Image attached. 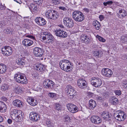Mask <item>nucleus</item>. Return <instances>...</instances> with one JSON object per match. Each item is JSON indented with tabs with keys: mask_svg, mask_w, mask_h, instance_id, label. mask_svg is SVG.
Masks as SVG:
<instances>
[{
	"mask_svg": "<svg viewBox=\"0 0 127 127\" xmlns=\"http://www.w3.org/2000/svg\"><path fill=\"white\" fill-rule=\"evenodd\" d=\"M62 108L61 106L59 103L56 104V109L58 111H59Z\"/></svg>",
	"mask_w": 127,
	"mask_h": 127,
	"instance_id": "obj_40",
	"label": "nucleus"
},
{
	"mask_svg": "<svg viewBox=\"0 0 127 127\" xmlns=\"http://www.w3.org/2000/svg\"><path fill=\"white\" fill-rule=\"evenodd\" d=\"M93 25L96 30H98L99 29L100 25L99 22L97 21H96L93 22Z\"/></svg>",
	"mask_w": 127,
	"mask_h": 127,
	"instance_id": "obj_30",
	"label": "nucleus"
},
{
	"mask_svg": "<svg viewBox=\"0 0 127 127\" xmlns=\"http://www.w3.org/2000/svg\"><path fill=\"white\" fill-rule=\"evenodd\" d=\"M41 38L43 40H48L50 38H54L53 36L50 33L47 32H44L42 33L41 35Z\"/></svg>",
	"mask_w": 127,
	"mask_h": 127,
	"instance_id": "obj_18",
	"label": "nucleus"
},
{
	"mask_svg": "<svg viewBox=\"0 0 127 127\" xmlns=\"http://www.w3.org/2000/svg\"><path fill=\"white\" fill-rule=\"evenodd\" d=\"M64 120L65 122H69L70 121V118L67 115H66L64 117Z\"/></svg>",
	"mask_w": 127,
	"mask_h": 127,
	"instance_id": "obj_38",
	"label": "nucleus"
},
{
	"mask_svg": "<svg viewBox=\"0 0 127 127\" xmlns=\"http://www.w3.org/2000/svg\"><path fill=\"white\" fill-rule=\"evenodd\" d=\"M99 18L101 21L103 20L104 19V16L102 15H100L99 16Z\"/></svg>",
	"mask_w": 127,
	"mask_h": 127,
	"instance_id": "obj_56",
	"label": "nucleus"
},
{
	"mask_svg": "<svg viewBox=\"0 0 127 127\" xmlns=\"http://www.w3.org/2000/svg\"><path fill=\"white\" fill-rule=\"evenodd\" d=\"M102 73L103 76L108 77H110L113 74L112 71L107 68H103L102 70Z\"/></svg>",
	"mask_w": 127,
	"mask_h": 127,
	"instance_id": "obj_13",
	"label": "nucleus"
},
{
	"mask_svg": "<svg viewBox=\"0 0 127 127\" xmlns=\"http://www.w3.org/2000/svg\"><path fill=\"white\" fill-rule=\"evenodd\" d=\"M5 8V7L2 5L0 3V10H3Z\"/></svg>",
	"mask_w": 127,
	"mask_h": 127,
	"instance_id": "obj_54",
	"label": "nucleus"
},
{
	"mask_svg": "<svg viewBox=\"0 0 127 127\" xmlns=\"http://www.w3.org/2000/svg\"><path fill=\"white\" fill-rule=\"evenodd\" d=\"M12 103L14 106L17 107H22L23 106L22 102L19 99H16L13 101Z\"/></svg>",
	"mask_w": 127,
	"mask_h": 127,
	"instance_id": "obj_25",
	"label": "nucleus"
},
{
	"mask_svg": "<svg viewBox=\"0 0 127 127\" xmlns=\"http://www.w3.org/2000/svg\"><path fill=\"white\" fill-rule=\"evenodd\" d=\"M30 117L31 120L33 121H36L40 119L39 116L33 112H32L30 113Z\"/></svg>",
	"mask_w": 127,
	"mask_h": 127,
	"instance_id": "obj_19",
	"label": "nucleus"
},
{
	"mask_svg": "<svg viewBox=\"0 0 127 127\" xmlns=\"http://www.w3.org/2000/svg\"><path fill=\"white\" fill-rule=\"evenodd\" d=\"M0 98V99L2 100L5 101H6L7 100L6 98L4 96H2V97H1Z\"/></svg>",
	"mask_w": 127,
	"mask_h": 127,
	"instance_id": "obj_52",
	"label": "nucleus"
},
{
	"mask_svg": "<svg viewBox=\"0 0 127 127\" xmlns=\"http://www.w3.org/2000/svg\"><path fill=\"white\" fill-rule=\"evenodd\" d=\"M113 3V2L111 1H107L106 2H104L103 3V5L105 6H106L107 5H111Z\"/></svg>",
	"mask_w": 127,
	"mask_h": 127,
	"instance_id": "obj_42",
	"label": "nucleus"
},
{
	"mask_svg": "<svg viewBox=\"0 0 127 127\" xmlns=\"http://www.w3.org/2000/svg\"><path fill=\"white\" fill-rule=\"evenodd\" d=\"M46 17L49 19L55 20L59 17V13L56 11L51 9L48 10L46 12Z\"/></svg>",
	"mask_w": 127,
	"mask_h": 127,
	"instance_id": "obj_2",
	"label": "nucleus"
},
{
	"mask_svg": "<svg viewBox=\"0 0 127 127\" xmlns=\"http://www.w3.org/2000/svg\"><path fill=\"white\" fill-rule=\"evenodd\" d=\"M69 77H69V76H67V80H68V81H70L71 80H72V78H70V79H69Z\"/></svg>",
	"mask_w": 127,
	"mask_h": 127,
	"instance_id": "obj_64",
	"label": "nucleus"
},
{
	"mask_svg": "<svg viewBox=\"0 0 127 127\" xmlns=\"http://www.w3.org/2000/svg\"><path fill=\"white\" fill-rule=\"evenodd\" d=\"M44 87L49 89L52 88L54 85V83L51 80L47 79L44 81L43 82Z\"/></svg>",
	"mask_w": 127,
	"mask_h": 127,
	"instance_id": "obj_10",
	"label": "nucleus"
},
{
	"mask_svg": "<svg viewBox=\"0 0 127 127\" xmlns=\"http://www.w3.org/2000/svg\"><path fill=\"white\" fill-rule=\"evenodd\" d=\"M121 39L122 42L124 43H126L127 42V34H125L123 35L121 37Z\"/></svg>",
	"mask_w": 127,
	"mask_h": 127,
	"instance_id": "obj_35",
	"label": "nucleus"
},
{
	"mask_svg": "<svg viewBox=\"0 0 127 127\" xmlns=\"http://www.w3.org/2000/svg\"><path fill=\"white\" fill-rule=\"evenodd\" d=\"M96 103L94 100L91 99L89 101V107L90 109H93L96 107Z\"/></svg>",
	"mask_w": 127,
	"mask_h": 127,
	"instance_id": "obj_24",
	"label": "nucleus"
},
{
	"mask_svg": "<svg viewBox=\"0 0 127 127\" xmlns=\"http://www.w3.org/2000/svg\"><path fill=\"white\" fill-rule=\"evenodd\" d=\"M34 67L36 70L39 71L41 72L44 70L45 66L42 64H37L34 65Z\"/></svg>",
	"mask_w": 127,
	"mask_h": 127,
	"instance_id": "obj_21",
	"label": "nucleus"
},
{
	"mask_svg": "<svg viewBox=\"0 0 127 127\" xmlns=\"http://www.w3.org/2000/svg\"><path fill=\"white\" fill-rule=\"evenodd\" d=\"M122 85L125 88L127 89V81L124 80L123 81Z\"/></svg>",
	"mask_w": 127,
	"mask_h": 127,
	"instance_id": "obj_41",
	"label": "nucleus"
},
{
	"mask_svg": "<svg viewBox=\"0 0 127 127\" xmlns=\"http://www.w3.org/2000/svg\"><path fill=\"white\" fill-rule=\"evenodd\" d=\"M96 37L97 38L99 41H100L102 42H105L106 41L105 39L98 35H96Z\"/></svg>",
	"mask_w": 127,
	"mask_h": 127,
	"instance_id": "obj_39",
	"label": "nucleus"
},
{
	"mask_svg": "<svg viewBox=\"0 0 127 127\" xmlns=\"http://www.w3.org/2000/svg\"><path fill=\"white\" fill-rule=\"evenodd\" d=\"M94 55L95 56H97V57L99 56V52L98 51H96L95 52Z\"/></svg>",
	"mask_w": 127,
	"mask_h": 127,
	"instance_id": "obj_55",
	"label": "nucleus"
},
{
	"mask_svg": "<svg viewBox=\"0 0 127 127\" xmlns=\"http://www.w3.org/2000/svg\"><path fill=\"white\" fill-rule=\"evenodd\" d=\"M8 123L9 124H11L12 122L11 120L10 119H8L7 120Z\"/></svg>",
	"mask_w": 127,
	"mask_h": 127,
	"instance_id": "obj_63",
	"label": "nucleus"
},
{
	"mask_svg": "<svg viewBox=\"0 0 127 127\" xmlns=\"http://www.w3.org/2000/svg\"><path fill=\"white\" fill-rule=\"evenodd\" d=\"M29 9L31 11L35 12L37 11V7L35 5L33 4H31L29 7Z\"/></svg>",
	"mask_w": 127,
	"mask_h": 127,
	"instance_id": "obj_31",
	"label": "nucleus"
},
{
	"mask_svg": "<svg viewBox=\"0 0 127 127\" xmlns=\"http://www.w3.org/2000/svg\"><path fill=\"white\" fill-rule=\"evenodd\" d=\"M41 17H38L36 18L35 19V21L36 23L38 24Z\"/></svg>",
	"mask_w": 127,
	"mask_h": 127,
	"instance_id": "obj_47",
	"label": "nucleus"
},
{
	"mask_svg": "<svg viewBox=\"0 0 127 127\" xmlns=\"http://www.w3.org/2000/svg\"><path fill=\"white\" fill-rule=\"evenodd\" d=\"M66 106L68 110L71 113H74L77 112L78 111V108L73 104H68Z\"/></svg>",
	"mask_w": 127,
	"mask_h": 127,
	"instance_id": "obj_12",
	"label": "nucleus"
},
{
	"mask_svg": "<svg viewBox=\"0 0 127 127\" xmlns=\"http://www.w3.org/2000/svg\"><path fill=\"white\" fill-rule=\"evenodd\" d=\"M96 98L98 100H102L103 99V97L101 96H97Z\"/></svg>",
	"mask_w": 127,
	"mask_h": 127,
	"instance_id": "obj_53",
	"label": "nucleus"
},
{
	"mask_svg": "<svg viewBox=\"0 0 127 127\" xmlns=\"http://www.w3.org/2000/svg\"><path fill=\"white\" fill-rule=\"evenodd\" d=\"M27 101L32 106H35L37 104L36 100L31 97H29L27 99Z\"/></svg>",
	"mask_w": 127,
	"mask_h": 127,
	"instance_id": "obj_20",
	"label": "nucleus"
},
{
	"mask_svg": "<svg viewBox=\"0 0 127 127\" xmlns=\"http://www.w3.org/2000/svg\"><path fill=\"white\" fill-rule=\"evenodd\" d=\"M72 17L75 21L81 22L84 18V15L82 13L78 11H75L72 13Z\"/></svg>",
	"mask_w": 127,
	"mask_h": 127,
	"instance_id": "obj_4",
	"label": "nucleus"
},
{
	"mask_svg": "<svg viewBox=\"0 0 127 127\" xmlns=\"http://www.w3.org/2000/svg\"><path fill=\"white\" fill-rule=\"evenodd\" d=\"M60 66L61 69L66 71H69L72 68L71 63L68 60H63L60 63Z\"/></svg>",
	"mask_w": 127,
	"mask_h": 127,
	"instance_id": "obj_1",
	"label": "nucleus"
},
{
	"mask_svg": "<svg viewBox=\"0 0 127 127\" xmlns=\"http://www.w3.org/2000/svg\"><path fill=\"white\" fill-rule=\"evenodd\" d=\"M85 35H82L80 37L81 39L84 42L85 41Z\"/></svg>",
	"mask_w": 127,
	"mask_h": 127,
	"instance_id": "obj_49",
	"label": "nucleus"
},
{
	"mask_svg": "<svg viewBox=\"0 0 127 127\" xmlns=\"http://www.w3.org/2000/svg\"><path fill=\"white\" fill-rule=\"evenodd\" d=\"M102 95L103 97L105 98H107L109 96L108 94L106 93H103Z\"/></svg>",
	"mask_w": 127,
	"mask_h": 127,
	"instance_id": "obj_50",
	"label": "nucleus"
},
{
	"mask_svg": "<svg viewBox=\"0 0 127 127\" xmlns=\"http://www.w3.org/2000/svg\"><path fill=\"white\" fill-rule=\"evenodd\" d=\"M48 95L50 97L53 98L56 96V94L54 93H50L48 94Z\"/></svg>",
	"mask_w": 127,
	"mask_h": 127,
	"instance_id": "obj_43",
	"label": "nucleus"
},
{
	"mask_svg": "<svg viewBox=\"0 0 127 127\" xmlns=\"http://www.w3.org/2000/svg\"><path fill=\"white\" fill-rule=\"evenodd\" d=\"M65 92L68 96H71V98H72L77 94L76 91L74 88L69 85L67 86L65 89Z\"/></svg>",
	"mask_w": 127,
	"mask_h": 127,
	"instance_id": "obj_6",
	"label": "nucleus"
},
{
	"mask_svg": "<svg viewBox=\"0 0 127 127\" xmlns=\"http://www.w3.org/2000/svg\"><path fill=\"white\" fill-rule=\"evenodd\" d=\"M46 23V22L45 20L44 19L41 18L38 25L40 26H43L45 25Z\"/></svg>",
	"mask_w": 127,
	"mask_h": 127,
	"instance_id": "obj_37",
	"label": "nucleus"
},
{
	"mask_svg": "<svg viewBox=\"0 0 127 127\" xmlns=\"http://www.w3.org/2000/svg\"><path fill=\"white\" fill-rule=\"evenodd\" d=\"M52 1V3L55 5L59 4L60 3V0H53Z\"/></svg>",
	"mask_w": 127,
	"mask_h": 127,
	"instance_id": "obj_44",
	"label": "nucleus"
},
{
	"mask_svg": "<svg viewBox=\"0 0 127 127\" xmlns=\"http://www.w3.org/2000/svg\"><path fill=\"white\" fill-rule=\"evenodd\" d=\"M46 124L48 127H54V125L53 124L51 120H47L46 121Z\"/></svg>",
	"mask_w": 127,
	"mask_h": 127,
	"instance_id": "obj_32",
	"label": "nucleus"
},
{
	"mask_svg": "<svg viewBox=\"0 0 127 127\" xmlns=\"http://www.w3.org/2000/svg\"><path fill=\"white\" fill-rule=\"evenodd\" d=\"M114 93L117 95H119L121 94V92L120 90H116L114 91Z\"/></svg>",
	"mask_w": 127,
	"mask_h": 127,
	"instance_id": "obj_45",
	"label": "nucleus"
},
{
	"mask_svg": "<svg viewBox=\"0 0 127 127\" xmlns=\"http://www.w3.org/2000/svg\"><path fill=\"white\" fill-rule=\"evenodd\" d=\"M4 31L6 32L7 34H9L12 32L11 30H10L9 29H7L4 30Z\"/></svg>",
	"mask_w": 127,
	"mask_h": 127,
	"instance_id": "obj_46",
	"label": "nucleus"
},
{
	"mask_svg": "<svg viewBox=\"0 0 127 127\" xmlns=\"http://www.w3.org/2000/svg\"><path fill=\"white\" fill-rule=\"evenodd\" d=\"M16 63L19 65L22 66L25 64V61L23 59L19 58L16 60Z\"/></svg>",
	"mask_w": 127,
	"mask_h": 127,
	"instance_id": "obj_29",
	"label": "nucleus"
},
{
	"mask_svg": "<svg viewBox=\"0 0 127 127\" xmlns=\"http://www.w3.org/2000/svg\"><path fill=\"white\" fill-rule=\"evenodd\" d=\"M114 114L115 118L119 121H124L126 119V115L125 113L122 111H118Z\"/></svg>",
	"mask_w": 127,
	"mask_h": 127,
	"instance_id": "obj_7",
	"label": "nucleus"
},
{
	"mask_svg": "<svg viewBox=\"0 0 127 127\" xmlns=\"http://www.w3.org/2000/svg\"><path fill=\"white\" fill-rule=\"evenodd\" d=\"M14 79L16 82L23 84H26L27 83L26 78L24 77L21 73H19L15 75Z\"/></svg>",
	"mask_w": 127,
	"mask_h": 127,
	"instance_id": "obj_5",
	"label": "nucleus"
},
{
	"mask_svg": "<svg viewBox=\"0 0 127 127\" xmlns=\"http://www.w3.org/2000/svg\"><path fill=\"white\" fill-rule=\"evenodd\" d=\"M34 1L36 2H37V3L38 4H39L41 2V0H33Z\"/></svg>",
	"mask_w": 127,
	"mask_h": 127,
	"instance_id": "obj_57",
	"label": "nucleus"
},
{
	"mask_svg": "<svg viewBox=\"0 0 127 127\" xmlns=\"http://www.w3.org/2000/svg\"><path fill=\"white\" fill-rule=\"evenodd\" d=\"M63 22L65 25L68 27H71L74 25L73 20L68 17H65L64 18Z\"/></svg>",
	"mask_w": 127,
	"mask_h": 127,
	"instance_id": "obj_11",
	"label": "nucleus"
},
{
	"mask_svg": "<svg viewBox=\"0 0 127 127\" xmlns=\"http://www.w3.org/2000/svg\"><path fill=\"white\" fill-rule=\"evenodd\" d=\"M55 32L56 35L59 37L65 38L67 37V36L66 32L61 30H57L55 31Z\"/></svg>",
	"mask_w": 127,
	"mask_h": 127,
	"instance_id": "obj_16",
	"label": "nucleus"
},
{
	"mask_svg": "<svg viewBox=\"0 0 127 127\" xmlns=\"http://www.w3.org/2000/svg\"><path fill=\"white\" fill-rule=\"evenodd\" d=\"M1 51L2 54L7 57L9 56L12 53V48L8 46L3 47L1 49Z\"/></svg>",
	"mask_w": 127,
	"mask_h": 127,
	"instance_id": "obj_8",
	"label": "nucleus"
},
{
	"mask_svg": "<svg viewBox=\"0 0 127 127\" xmlns=\"http://www.w3.org/2000/svg\"><path fill=\"white\" fill-rule=\"evenodd\" d=\"M23 88L20 87H18L16 88L15 90V92L17 94H18L22 92L23 91Z\"/></svg>",
	"mask_w": 127,
	"mask_h": 127,
	"instance_id": "obj_33",
	"label": "nucleus"
},
{
	"mask_svg": "<svg viewBox=\"0 0 127 127\" xmlns=\"http://www.w3.org/2000/svg\"><path fill=\"white\" fill-rule=\"evenodd\" d=\"M83 10L84 11L86 12H88L89 11V9H88L87 8H84Z\"/></svg>",
	"mask_w": 127,
	"mask_h": 127,
	"instance_id": "obj_58",
	"label": "nucleus"
},
{
	"mask_svg": "<svg viewBox=\"0 0 127 127\" xmlns=\"http://www.w3.org/2000/svg\"><path fill=\"white\" fill-rule=\"evenodd\" d=\"M119 17L120 18H121V17H124L126 16L127 14L126 11L124 9H121L119 10Z\"/></svg>",
	"mask_w": 127,
	"mask_h": 127,
	"instance_id": "obj_26",
	"label": "nucleus"
},
{
	"mask_svg": "<svg viewBox=\"0 0 127 127\" xmlns=\"http://www.w3.org/2000/svg\"><path fill=\"white\" fill-rule=\"evenodd\" d=\"M101 116L106 121H111V116L109 115V113L107 112H103L101 114Z\"/></svg>",
	"mask_w": 127,
	"mask_h": 127,
	"instance_id": "obj_22",
	"label": "nucleus"
},
{
	"mask_svg": "<svg viewBox=\"0 0 127 127\" xmlns=\"http://www.w3.org/2000/svg\"><path fill=\"white\" fill-rule=\"evenodd\" d=\"M33 52L35 56L37 57H41L43 55V50L39 47H35L33 50Z\"/></svg>",
	"mask_w": 127,
	"mask_h": 127,
	"instance_id": "obj_15",
	"label": "nucleus"
},
{
	"mask_svg": "<svg viewBox=\"0 0 127 127\" xmlns=\"http://www.w3.org/2000/svg\"><path fill=\"white\" fill-rule=\"evenodd\" d=\"M85 41L84 42H87L88 41H89V37L87 36L86 35H85Z\"/></svg>",
	"mask_w": 127,
	"mask_h": 127,
	"instance_id": "obj_51",
	"label": "nucleus"
},
{
	"mask_svg": "<svg viewBox=\"0 0 127 127\" xmlns=\"http://www.w3.org/2000/svg\"><path fill=\"white\" fill-rule=\"evenodd\" d=\"M15 1H16L17 2L19 3V4H21V3L22 2L20 0H14Z\"/></svg>",
	"mask_w": 127,
	"mask_h": 127,
	"instance_id": "obj_62",
	"label": "nucleus"
},
{
	"mask_svg": "<svg viewBox=\"0 0 127 127\" xmlns=\"http://www.w3.org/2000/svg\"><path fill=\"white\" fill-rule=\"evenodd\" d=\"M7 68L6 66L3 64H0V74H2L6 72Z\"/></svg>",
	"mask_w": 127,
	"mask_h": 127,
	"instance_id": "obj_28",
	"label": "nucleus"
},
{
	"mask_svg": "<svg viewBox=\"0 0 127 127\" xmlns=\"http://www.w3.org/2000/svg\"><path fill=\"white\" fill-rule=\"evenodd\" d=\"M23 44L26 47L30 46L33 44V42L30 39H24L22 42Z\"/></svg>",
	"mask_w": 127,
	"mask_h": 127,
	"instance_id": "obj_23",
	"label": "nucleus"
},
{
	"mask_svg": "<svg viewBox=\"0 0 127 127\" xmlns=\"http://www.w3.org/2000/svg\"><path fill=\"white\" fill-rule=\"evenodd\" d=\"M59 8L60 9L63 10L64 11H65L66 10V9L64 7H59Z\"/></svg>",
	"mask_w": 127,
	"mask_h": 127,
	"instance_id": "obj_59",
	"label": "nucleus"
},
{
	"mask_svg": "<svg viewBox=\"0 0 127 127\" xmlns=\"http://www.w3.org/2000/svg\"><path fill=\"white\" fill-rule=\"evenodd\" d=\"M50 38V39H49L48 40H46V42L47 43H52L53 42V38Z\"/></svg>",
	"mask_w": 127,
	"mask_h": 127,
	"instance_id": "obj_48",
	"label": "nucleus"
},
{
	"mask_svg": "<svg viewBox=\"0 0 127 127\" xmlns=\"http://www.w3.org/2000/svg\"><path fill=\"white\" fill-rule=\"evenodd\" d=\"M3 119L1 116L0 115V123L2 122L3 121Z\"/></svg>",
	"mask_w": 127,
	"mask_h": 127,
	"instance_id": "obj_61",
	"label": "nucleus"
},
{
	"mask_svg": "<svg viewBox=\"0 0 127 127\" xmlns=\"http://www.w3.org/2000/svg\"><path fill=\"white\" fill-rule=\"evenodd\" d=\"M8 88V86L6 84H4L1 87V90L3 91H5L7 90Z\"/></svg>",
	"mask_w": 127,
	"mask_h": 127,
	"instance_id": "obj_34",
	"label": "nucleus"
},
{
	"mask_svg": "<svg viewBox=\"0 0 127 127\" xmlns=\"http://www.w3.org/2000/svg\"><path fill=\"white\" fill-rule=\"evenodd\" d=\"M111 100L113 104L114 105L116 104H118V99L115 97L113 96L111 98Z\"/></svg>",
	"mask_w": 127,
	"mask_h": 127,
	"instance_id": "obj_36",
	"label": "nucleus"
},
{
	"mask_svg": "<svg viewBox=\"0 0 127 127\" xmlns=\"http://www.w3.org/2000/svg\"><path fill=\"white\" fill-rule=\"evenodd\" d=\"M78 85L81 89H84L87 87V83L86 81L82 79H79L77 81Z\"/></svg>",
	"mask_w": 127,
	"mask_h": 127,
	"instance_id": "obj_17",
	"label": "nucleus"
},
{
	"mask_svg": "<svg viewBox=\"0 0 127 127\" xmlns=\"http://www.w3.org/2000/svg\"><path fill=\"white\" fill-rule=\"evenodd\" d=\"M27 36L29 37V38H30L32 39H34V37L32 35H27Z\"/></svg>",
	"mask_w": 127,
	"mask_h": 127,
	"instance_id": "obj_60",
	"label": "nucleus"
},
{
	"mask_svg": "<svg viewBox=\"0 0 127 127\" xmlns=\"http://www.w3.org/2000/svg\"><path fill=\"white\" fill-rule=\"evenodd\" d=\"M91 121L93 123L95 124H99L102 122L101 119L97 116H92L91 117Z\"/></svg>",
	"mask_w": 127,
	"mask_h": 127,
	"instance_id": "obj_14",
	"label": "nucleus"
},
{
	"mask_svg": "<svg viewBox=\"0 0 127 127\" xmlns=\"http://www.w3.org/2000/svg\"><path fill=\"white\" fill-rule=\"evenodd\" d=\"M6 105L3 102L0 101V112H4L6 111Z\"/></svg>",
	"mask_w": 127,
	"mask_h": 127,
	"instance_id": "obj_27",
	"label": "nucleus"
},
{
	"mask_svg": "<svg viewBox=\"0 0 127 127\" xmlns=\"http://www.w3.org/2000/svg\"><path fill=\"white\" fill-rule=\"evenodd\" d=\"M91 81V84L96 87H100L102 83V82L100 79L95 77L92 78Z\"/></svg>",
	"mask_w": 127,
	"mask_h": 127,
	"instance_id": "obj_9",
	"label": "nucleus"
},
{
	"mask_svg": "<svg viewBox=\"0 0 127 127\" xmlns=\"http://www.w3.org/2000/svg\"><path fill=\"white\" fill-rule=\"evenodd\" d=\"M22 111L20 110L14 109L11 112L12 119L16 122H20L22 120Z\"/></svg>",
	"mask_w": 127,
	"mask_h": 127,
	"instance_id": "obj_3",
	"label": "nucleus"
}]
</instances>
